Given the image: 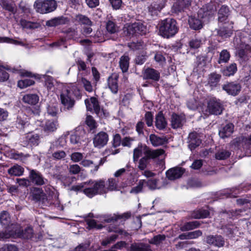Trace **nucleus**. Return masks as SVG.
<instances>
[{"label": "nucleus", "instance_id": "f257e3e1", "mask_svg": "<svg viewBox=\"0 0 251 251\" xmlns=\"http://www.w3.org/2000/svg\"><path fill=\"white\" fill-rule=\"evenodd\" d=\"M178 27L176 21L172 18H168L162 22L159 27L161 36L169 38L174 36L178 31Z\"/></svg>", "mask_w": 251, "mask_h": 251}, {"label": "nucleus", "instance_id": "f03ea898", "mask_svg": "<svg viewBox=\"0 0 251 251\" xmlns=\"http://www.w3.org/2000/svg\"><path fill=\"white\" fill-rule=\"evenodd\" d=\"M124 32L127 36H137L146 34L148 31L146 26L140 22L126 24L125 25Z\"/></svg>", "mask_w": 251, "mask_h": 251}, {"label": "nucleus", "instance_id": "7ed1b4c3", "mask_svg": "<svg viewBox=\"0 0 251 251\" xmlns=\"http://www.w3.org/2000/svg\"><path fill=\"white\" fill-rule=\"evenodd\" d=\"M34 7L37 12L45 14L55 10L57 4L54 0H37L34 4Z\"/></svg>", "mask_w": 251, "mask_h": 251}, {"label": "nucleus", "instance_id": "20e7f679", "mask_svg": "<svg viewBox=\"0 0 251 251\" xmlns=\"http://www.w3.org/2000/svg\"><path fill=\"white\" fill-rule=\"evenodd\" d=\"M162 149H156L153 150L150 149L149 147L145 145L139 144L138 146L133 150V160L134 163L137 162L139 158L142 156L144 154L145 156L151 155L153 153L158 151H161Z\"/></svg>", "mask_w": 251, "mask_h": 251}, {"label": "nucleus", "instance_id": "39448f33", "mask_svg": "<svg viewBox=\"0 0 251 251\" xmlns=\"http://www.w3.org/2000/svg\"><path fill=\"white\" fill-rule=\"evenodd\" d=\"M85 104L87 110L91 111L93 109L98 116L104 117L107 116L106 113L102 109H100L98 99L95 97H91L90 99L85 100Z\"/></svg>", "mask_w": 251, "mask_h": 251}, {"label": "nucleus", "instance_id": "423d86ee", "mask_svg": "<svg viewBox=\"0 0 251 251\" xmlns=\"http://www.w3.org/2000/svg\"><path fill=\"white\" fill-rule=\"evenodd\" d=\"M59 100L64 108L67 110L72 109L75 104V100L72 98L71 91L67 88L63 89L61 92Z\"/></svg>", "mask_w": 251, "mask_h": 251}, {"label": "nucleus", "instance_id": "0eeeda50", "mask_svg": "<svg viewBox=\"0 0 251 251\" xmlns=\"http://www.w3.org/2000/svg\"><path fill=\"white\" fill-rule=\"evenodd\" d=\"M237 55L240 63L244 65L251 57V47L248 44H241Z\"/></svg>", "mask_w": 251, "mask_h": 251}, {"label": "nucleus", "instance_id": "6e6552de", "mask_svg": "<svg viewBox=\"0 0 251 251\" xmlns=\"http://www.w3.org/2000/svg\"><path fill=\"white\" fill-rule=\"evenodd\" d=\"M165 153L164 150L158 151L157 152L151 153V155H147L142 157L139 160H138V168L141 171L145 170L147 167L148 165L150 163V159H154L159 157V156L163 155Z\"/></svg>", "mask_w": 251, "mask_h": 251}, {"label": "nucleus", "instance_id": "1a4fd4ad", "mask_svg": "<svg viewBox=\"0 0 251 251\" xmlns=\"http://www.w3.org/2000/svg\"><path fill=\"white\" fill-rule=\"evenodd\" d=\"M207 110L210 114H221L223 111V106L220 100L216 98L210 99L207 103Z\"/></svg>", "mask_w": 251, "mask_h": 251}, {"label": "nucleus", "instance_id": "9d476101", "mask_svg": "<svg viewBox=\"0 0 251 251\" xmlns=\"http://www.w3.org/2000/svg\"><path fill=\"white\" fill-rule=\"evenodd\" d=\"M219 28L217 29V34L219 36L226 38L232 34L233 23L231 22L219 23Z\"/></svg>", "mask_w": 251, "mask_h": 251}, {"label": "nucleus", "instance_id": "9b49d317", "mask_svg": "<svg viewBox=\"0 0 251 251\" xmlns=\"http://www.w3.org/2000/svg\"><path fill=\"white\" fill-rule=\"evenodd\" d=\"M222 89L228 94L235 96L240 92L241 85L236 81L227 82L223 85Z\"/></svg>", "mask_w": 251, "mask_h": 251}, {"label": "nucleus", "instance_id": "f8f14e48", "mask_svg": "<svg viewBox=\"0 0 251 251\" xmlns=\"http://www.w3.org/2000/svg\"><path fill=\"white\" fill-rule=\"evenodd\" d=\"M217 3L211 1L202 6L198 11V15L201 18L207 17L214 14L217 9Z\"/></svg>", "mask_w": 251, "mask_h": 251}, {"label": "nucleus", "instance_id": "ddd939ff", "mask_svg": "<svg viewBox=\"0 0 251 251\" xmlns=\"http://www.w3.org/2000/svg\"><path fill=\"white\" fill-rule=\"evenodd\" d=\"M167 0H153L148 7L149 13L151 15L156 16L166 5Z\"/></svg>", "mask_w": 251, "mask_h": 251}, {"label": "nucleus", "instance_id": "4468645a", "mask_svg": "<svg viewBox=\"0 0 251 251\" xmlns=\"http://www.w3.org/2000/svg\"><path fill=\"white\" fill-rule=\"evenodd\" d=\"M192 0H176L172 7L173 13L178 14L184 12L190 6Z\"/></svg>", "mask_w": 251, "mask_h": 251}, {"label": "nucleus", "instance_id": "2eb2a0df", "mask_svg": "<svg viewBox=\"0 0 251 251\" xmlns=\"http://www.w3.org/2000/svg\"><path fill=\"white\" fill-rule=\"evenodd\" d=\"M40 142V138L38 134L28 133L23 138V144L25 146H37Z\"/></svg>", "mask_w": 251, "mask_h": 251}, {"label": "nucleus", "instance_id": "dca6fc26", "mask_svg": "<svg viewBox=\"0 0 251 251\" xmlns=\"http://www.w3.org/2000/svg\"><path fill=\"white\" fill-rule=\"evenodd\" d=\"M108 140V136L105 132H100L93 138V144L95 147L101 148L104 146Z\"/></svg>", "mask_w": 251, "mask_h": 251}, {"label": "nucleus", "instance_id": "f3484780", "mask_svg": "<svg viewBox=\"0 0 251 251\" xmlns=\"http://www.w3.org/2000/svg\"><path fill=\"white\" fill-rule=\"evenodd\" d=\"M188 147L192 151L201 143L200 135L196 132H191L188 137Z\"/></svg>", "mask_w": 251, "mask_h": 251}, {"label": "nucleus", "instance_id": "a211bd4d", "mask_svg": "<svg viewBox=\"0 0 251 251\" xmlns=\"http://www.w3.org/2000/svg\"><path fill=\"white\" fill-rule=\"evenodd\" d=\"M206 242L207 244L215 247L220 248L225 245V240L221 235H209L206 237Z\"/></svg>", "mask_w": 251, "mask_h": 251}, {"label": "nucleus", "instance_id": "6ab92c4d", "mask_svg": "<svg viewBox=\"0 0 251 251\" xmlns=\"http://www.w3.org/2000/svg\"><path fill=\"white\" fill-rule=\"evenodd\" d=\"M30 193L32 197V199L36 201H42L43 202H45L47 201L46 194L41 188L33 187L31 189Z\"/></svg>", "mask_w": 251, "mask_h": 251}, {"label": "nucleus", "instance_id": "aec40b11", "mask_svg": "<svg viewBox=\"0 0 251 251\" xmlns=\"http://www.w3.org/2000/svg\"><path fill=\"white\" fill-rule=\"evenodd\" d=\"M144 79H151L153 81H158L160 78V73L152 68H148L143 73Z\"/></svg>", "mask_w": 251, "mask_h": 251}, {"label": "nucleus", "instance_id": "412c9836", "mask_svg": "<svg viewBox=\"0 0 251 251\" xmlns=\"http://www.w3.org/2000/svg\"><path fill=\"white\" fill-rule=\"evenodd\" d=\"M131 216L130 212H126L121 215L115 214L105 215L103 217V220L106 223H111L116 221L118 219L126 220Z\"/></svg>", "mask_w": 251, "mask_h": 251}, {"label": "nucleus", "instance_id": "4be33fe9", "mask_svg": "<svg viewBox=\"0 0 251 251\" xmlns=\"http://www.w3.org/2000/svg\"><path fill=\"white\" fill-rule=\"evenodd\" d=\"M29 177L32 183L37 185H42L45 184L44 179L42 175L37 171L30 170Z\"/></svg>", "mask_w": 251, "mask_h": 251}, {"label": "nucleus", "instance_id": "5701e85b", "mask_svg": "<svg viewBox=\"0 0 251 251\" xmlns=\"http://www.w3.org/2000/svg\"><path fill=\"white\" fill-rule=\"evenodd\" d=\"M184 173V170L179 167H176L169 169L166 172V176L170 180L178 178Z\"/></svg>", "mask_w": 251, "mask_h": 251}, {"label": "nucleus", "instance_id": "b1692460", "mask_svg": "<svg viewBox=\"0 0 251 251\" xmlns=\"http://www.w3.org/2000/svg\"><path fill=\"white\" fill-rule=\"evenodd\" d=\"M184 116L178 115L175 113L172 114L171 117V126L172 128L176 129L181 127L185 122Z\"/></svg>", "mask_w": 251, "mask_h": 251}, {"label": "nucleus", "instance_id": "393cba45", "mask_svg": "<svg viewBox=\"0 0 251 251\" xmlns=\"http://www.w3.org/2000/svg\"><path fill=\"white\" fill-rule=\"evenodd\" d=\"M155 126L159 130L164 129L167 126V122L162 111H160L156 115Z\"/></svg>", "mask_w": 251, "mask_h": 251}, {"label": "nucleus", "instance_id": "a878e982", "mask_svg": "<svg viewBox=\"0 0 251 251\" xmlns=\"http://www.w3.org/2000/svg\"><path fill=\"white\" fill-rule=\"evenodd\" d=\"M234 125L231 123H228L222 127L219 131V134L221 138L224 139L229 137L233 132Z\"/></svg>", "mask_w": 251, "mask_h": 251}, {"label": "nucleus", "instance_id": "bb28decb", "mask_svg": "<svg viewBox=\"0 0 251 251\" xmlns=\"http://www.w3.org/2000/svg\"><path fill=\"white\" fill-rule=\"evenodd\" d=\"M92 186H94L97 195L107 193V189L105 186V182L103 180L92 181Z\"/></svg>", "mask_w": 251, "mask_h": 251}, {"label": "nucleus", "instance_id": "cd10ccee", "mask_svg": "<svg viewBox=\"0 0 251 251\" xmlns=\"http://www.w3.org/2000/svg\"><path fill=\"white\" fill-rule=\"evenodd\" d=\"M129 251H152L151 246L144 243H133L131 244Z\"/></svg>", "mask_w": 251, "mask_h": 251}, {"label": "nucleus", "instance_id": "c85d7f7f", "mask_svg": "<svg viewBox=\"0 0 251 251\" xmlns=\"http://www.w3.org/2000/svg\"><path fill=\"white\" fill-rule=\"evenodd\" d=\"M228 7L226 5L221 6L218 11V20L220 24L227 22V20L229 15Z\"/></svg>", "mask_w": 251, "mask_h": 251}, {"label": "nucleus", "instance_id": "c756f323", "mask_svg": "<svg viewBox=\"0 0 251 251\" xmlns=\"http://www.w3.org/2000/svg\"><path fill=\"white\" fill-rule=\"evenodd\" d=\"M118 78L116 75H112L108 78V87L114 94H116L118 91Z\"/></svg>", "mask_w": 251, "mask_h": 251}, {"label": "nucleus", "instance_id": "7c9ffc66", "mask_svg": "<svg viewBox=\"0 0 251 251\" xmlns=\"http://www.w3.org/2000/svg\"><path fill=\"white\" fill-rule=\"evenodd\" d=\"M149 138L151 145L154 147L162 146L167 142L166 137H159L154 134H151Z\"/></svg>", "mask_w": 251, "mask_h": 251}, {"label": "nucleus", "instance_id": "2f4dec72", "mask_svg": "<svg viewBox=\"0 0 251 251\" xmlns=\"http://www.w3.org/2000/svg\"><path fill=\"white\" fill-rule=\"evenodd\" d=\"M23 102L29 105H35L39 101V97L36 94H26L23 96Z\"/></svg>", "mask_w": 251, "mask_h": 251}, {"label": "nucleus", "instance_id": "473e14b6", "mask_svg": "<svg viewBox=\"0 0 251 251\" xmlns=\"http://www.w3.org/2000/svg\"><path fill=\"white\" fill-rule=\"evenodd\" d=\"M58 126V124L57 121L48 120L43 126V128L45 132L50 133L55 131Z\"/></svg>", "mask_w": 251, "mask_h": 251}, {"label": "nucleus", "instance_id": "72a5a7b5", "mask_svg": "<svg viewBox=\"0 0 251 251\" xmlns=\"http://www.w3.org/2000/svg\"><path fill=\"white\" fill-rule=\"evenodd\" d=\"M68 21V18L61 16L47 21L46 25L49 26H56L58 25L65 24Z\"/></svg>", "mask_w": 251, "mask_h": 251}, {"label": "nucleus", "instance_id": "f704fd0d", "mask_svg": "<svg viewBox=\"0 0 251 251\" xmlns=\"http://www.w3.org/2000/svg\"><path fill=\"white\" fill-rule=\"evenodd\" d=\"M188 23L190 27L194 30L200 29L202 27L201 20L195 16H191L189 17Z\"/></svg>", "mask_w": 251, "mask_h": 251}, {"label": "nucleus", "instance_id": "c9c22d12", "mask_svg": "<svg viewBox=\"0 0 251 251\" xmlns=\"http://www.w3.org/2000/svg\"><path fill=\"white\" fill-rule=\"evenodd\" d=\"M76 33L77 32L75 30H71L68 31L67 33L66 36L65 37V39L62 38L59 41L53 43L52 44V46L56 47H61L62 45L64 46L65 40H66L67 39H74L75 36L77 35Z\"/></svg>", "mask_w": 251, "mask_h": 251}, {"label": "nucleus", "instance_id": "e433bc0d", "mask_svg": "<svg viewBox=\"0 0 251 251\" xmlns=\"http://www.w3.org/2000/svg\"><path fill=\"white\" fill-rule=\"evenodd\" d=\"M221 75L219 74L213 73L208 76V83L211 87H216L219 83Z\"/></svg>", "mask_w": 251, "mask_h": 251}, {"label": "nucleus", "instance_id": "4c0bfd02", "mask_svg": "<svg viewBox=\"0 0 251 251\" xmlns=\"http://www.w3.org/2000/svg\"><path fill=\"white\" fill-rule=\"evenodd\" d=\"M129 57L126 54L122 56L120 59L119 65L123 73L127 71L129 67Z\"/></svg>", "mask_w": 251, "mask_h": 251}, {"label": "nucleus", "instance_id": "58836bf2", "mask_svg": "<svg viewBox=\"0 0 251 251\" xmlns=\"http://www.w3.org/2000/svg\"><path fill=\"white\" fill-rule=\"evenodd\" d=\"M159 179H150L147 183L149 189L151 190L159 189L165 186V184H161L159 183Z\"/></svg>", "mask_w": 251, "mask_h": 251}, {"label": "nucleus", "instance_id": "ea45409f", "mask_svg": "<svg viewBox=\"0 0 251 251\" xmlns=\"http://www.w3.org/2000/svg\"><path fill=\"white\" fill-rule=\"evenodd\" d=\"M83 192L86 196L90 198H92L97 195L94 186H92V180L87 182V185H85Z\"/></svg>", "mask_w": 251, "mask_h": 251}, {"label": "nucleus", "instance_id": "a19ab883", "mask_svg": "<svg viewBox=\"0 0 251 251\" xmlns=\"http://www.w3.org/2000/svg\"><path fill=\"white\" fill-rule=\"evenodd\" d=\"M24 172V169L20 165H15L8 170V173L11 176H20Z\"/></svg>", "mask_w": 251, "mask_h": 251}, {"label": "nucleus", "instance_id": "79ce46f5", "mask_svg": "<svg viewBox=\"0 0 251 251\" xmlns=\"http://www.w3.org/2000/svg\"><path fill=\"white\" fill-rule=\"evenodd\" d=\"M20 23L23 28L26 29H35L40 26V25L38 23L31 22L24 19L21 20Z\"/></svg>", "mask_w": 251, "mask_h": 251}, {"label": "nucleus", "instance_id": "37998d69", "mask_svg": "<svg viewBox=\"0 0 251 251\" xmlns=\"http://www.w3.org/2000/svg\"><path fill=\"white\" fill-rule=\"evenodd\" d=\"M200 225V223L197 221L187 222L185 223L183 226L180 227V230L182 231L192 230L198 227Z\"/></svg>", "mask_w": 251, "mask_h": 251}, {"label": "nucleus", "instance_id": "c03bdc74", "mask_svg": "<svg viewBox=\"0 0 251 251\" xmlns=\"http://www.w3.org/2000/svg\"><path fill=\"white\" fill-rule=\"evenodd\" d=\"M79 84L82 85L85 90L88 92H92L93 91V88L91 82L85 78L82 77L80 79L78 80Z\"/></svg>", "mask_w": 251, "mask_h": 251}, {"label": "nucleus", "instance_id": "a18cd8bd", "mask_svg": "<svg viewBox=\"0 0 251 251\" xmlns=\"http://www.w3.org/2000/svg\"><path fill=\"white\" fill-rule=\"evenodd\" d=\"M209 214V212L206 209H200L194 211L192 217L195 219L205 218Z\"/></svg>", "mask_w": 251, "mask_h": 251}, {"label": "nucleus", "instance_id": "49530a36", "mask_svg": "<svg viewBox=\"0 0 251 251\" xmlns=\"http://www.w3.org/2000/svg\"><path fill=\"white\" fill-rule=\"evenodd\" d=\"M237 65L235 63H232L226 67L223 71L224 75L229 76L233 75L237 71Z\"/></svg>", "mask_w": 251, "mask_h": 251}, {"label": "nucleus", "instance_id": "de8ad7c7", "mask_svg": "<svg viewBox=\"0 0 251 251\" xmlns=\"http://www.w3.org/2000/svg\"><path fill=\"white\" fill-rule=\"evenodd\" d=\"M0 222L1 224L4 226L9 225L10 222V217L9 213L6 211H2L0 214Z\"/></svg>", "mask_w": 251, "mask_h": 251}, {"label": "nucleus", "instance_id": "09e8293b", "mask_svg": "<svg viewBox=\"0 0 251 251\" xmlns=\"http://www.w3.org/2000/svg\"><path fill=\"white\" fill-rule=\"evenodd\" d=\"M230 55L226 50H223L220 53L218 63H226L229 60Z\"/></svg>", "mask_w": 251, "mask_h": 251}, {"label": "nucleus", "instance_id": "8fccbe9b", "mask_svg": "<svg viewBox=\"0 0 251 251\" xmlns=\"http://www.w3.org/2000/svg\"><path fill=\"white\" fill-rule=\"evenodd\" d=\"M33 234V229L31 227L28 226L19 233V236L23 238L29 239L32 237Z\"/></svg>", "mask_w": 251, "mask_h": 251}, {"label": "nucleus", "instance_id": "3c124183", "mask_svg": "<svg viewBox=\"0 0 251 251\" xmlns=\"http://www.w3.org/2000/svg\"><path fill=\"white\" fill-rule=\"evenodd\" d=\"M75 20L80 24L90 26L92 25L91 20L86 16L83 15H77L76 16Z\"/></svg>", "mask_w": 251, "mask_h": 251}, {"label": "nucleus", "instance_id": "603ef678", "mask_svg": "<svg viewBox=\"0 0 251 251\" xmlns=\"http://www.w3.org/2000/svg\"><path fill=\"white\" fill-rule=\"evenodd\" d=\"M43 78L45 79V84L48 90H51L54 87L53 78L47 74L42 75Z\"/></svg>", "mask_w": 251, "mask_h": 251}, {"label": "nucleus", "instance_id": "864d4df0", "mask_svg": "<svg viewBox=\"0 0 251 251\" xmlns=\"http://www.w3.org/2000/svg\"><path fill=\"white\" fill-rule=\"evenodd\" d=\"M34 84V80L30 79H25L18 81V86L21 89H24Z\"/></svg>", "mask_w": 251, "mask_h": 251}, {"label": "nucleus", "instance_id": "5fc2aeb1", "mask_svg": "<svg viewBox=\"0 0 251 251\" xmlns=\"http://www.w3.org/2000/svg\"><path fill=\"white\" fill-rule=\"evenodd\" d=\"M202 45V40L200 38H195L192 39L189 42V45L192 49H197L199 48Z\"/></svg>", "mask_w": 251, "mask_h": 251}, {"label": "nucleus", "instance_id": "6e6d98bb", "mask_svg": "<svg viewBox=\"0 0 251 251\" xmlns=\"http://www.w3.org/2000/svg\"><path fill=\"white\" fill-rule=\"evenodd\" d=\"M106 27L107 30L111 33H114L118 30V26L116 25L115 22L111 20H109L107 22Z\"/></svg>", "mask_w": 251, "mask_h": 251}, {"label": "nucleus", "instance_id": "4d7b16f0", "mask_svg": "<svg viewBox=\"0 0 251 251\" xmlns=\"http://www.w3.org/2000/svg\"><path fill=\"white\" fill-rule=\"evenodd\" d=\"M230 152L226 150H222L215 154V157L219 160H224L229 157Z\"/></svg>", "mask_w": 251, "mask_h": 251}, {"label": "nucleus", "instance_id": "13d9d810", "mask_svg": "<svg viewBox=\"0 0 251 251\" xmlns=\"http://www.w3.org/2000/svg\"><path fill=\"white\" fill-rule=\"evenodd\" d=\"M87 224L88 225L87 228L89 229L92 228H97L98 229H101L103 227V226L101 224H97L96 221L95 220L89 219L86 221Z\"/></svg>", "mask_w": 251, "mask_h": 251}, {"label": "nucleus", "instance_id": "bf43d9fd", "mask_svg": "<svg viewBox=\"0 0 251 251\" xmlns=\"http://www.w3.org/2000/svg\"><path fill=\"white\" fill-rule=\"evenodd\" d=\"M70 158L72 161L76 163L82 161L83 155L81 152H75L71 154Z\"/></svg>", "mask_w": 251, "mask_h": 251}, {"label": "nucleus", "instance_id": "052dcab7", "mask_svg": "<svg viewBox=\"0 0 251 251\" xmlns=\"http://www.w3.org/2000/svg\"><path fill=\"white\" fill-rule=\"evenodd\" d=\"M108 184L107 187V192L108 191H113L117 190L118 181L114 178H109L108 180Z\"/></svg>", "mask_w": 251, "mask_h": 251}, {"label": "nucleus", "instance_id": "680f3d73", "mask_svg": "<svg viewBox=\"0 0 251 251\" xmlns=\"http://www.w3.org/2000/svg\"><path fill=\"white\" fill-rule=\"evenodd\" d=\"M0 5L5 9L10 12L15 11V7L12 4L8 3L7 0H0Z\"/></svg>", "mask_w": 251, "mask_h": 251}, {"label": "nucleus", "instance_id": "e2e57ef3", "mask_svg": "<svg viewBox=\"0 0 251 251\" xmlns=\"http://www.w3.org/2000/svg\"><path fill=\"white\" fill-rule=\"evenodd\" d=\"M85 123L91 129H94L97 126V123L92 116L87 115L86 118Z\"/></svg>", "mask_w": 251, "mask_h": 251}, {"label": "nucleus", "instance_id": "0e129e2a", "mask_svg": "<svg viewBox=\"0 0 251 251\" xmlns=\"http://www.w3.org/2000/svg\"><path fill=\"white\" fill-rule=\"evenodd\" d=\"M164 235H157L151 239L149 243L152 244L158 245L165 239Z\"/></svg>", "mask_w": 251, "mask_h": 251}, {"label": "nucleus", "instance_id": "69168bd1", "mask_svg": "<svg viewBox=\"0 0 251 251\" xmlns=\"http://www.w3.org/2000/svg\"><path fill=\"white\" fill-rule=\"evenodd\" d=\"M144 181L140 180L137 186L133 187L130 191L131 194H138L142 191Z\"/></svg>", "mask_w": 251, "mask_h": 251}, {"label": "nucleus", "instance_id": "338daca9", "mask_svg": "<svg viewBox=\"0 0 251 251\" xmlns=\"http://www.w3.org/2000/svg\"><path fill=\"white\" fill-rule=\"evenodd\" d=\"M71 91V95L73 94L77 99H80L81 98V94L80 90L75 85H73L69 89Z\"/></svg>", "mask_w": 251, "mask_h": 251}, {"label": "nucleus", "instance_id": "774afa93", "mask_svg": "<svg viewBox=\"0 0 251 251\" xmlns=\"http://www.w3.org/2000/svg\"><path fill=\"white\" fill-rule=\"evenodd\" d=\"M0 251H19L18 248L14 245L6 244L0 248Z\"/></svg>", "mask_w": 251, "mask_h": 251}]
</instances>
